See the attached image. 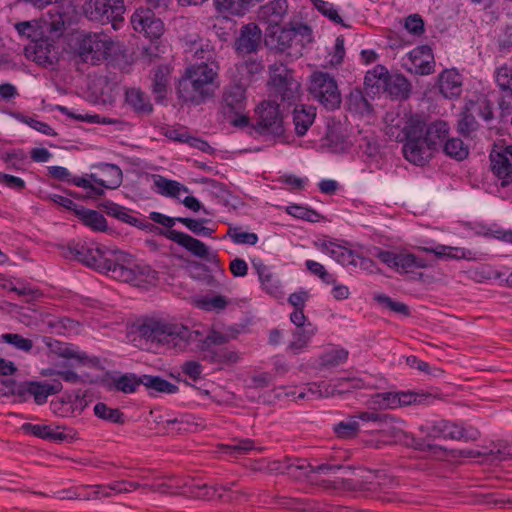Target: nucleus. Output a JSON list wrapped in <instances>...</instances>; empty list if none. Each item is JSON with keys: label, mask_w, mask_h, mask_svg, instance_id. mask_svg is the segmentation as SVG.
<instances>
[{"label": "nucleus", "mask_w": 512, "mask_h": 512, "mask_svg": "<svg viewBox=\"0 0 512 512\" xmlns=\"http://www.w3.org/2000/svg\"><path fill=\"white\" fill-rule=\"evenodd\" d=\"M409 60L411 61V67H408L410 72H414L417 75H429L434 72V57L432 49L427 46H419L409 52Z\"/></svg>", "instance_id": "obj_20"}, {"label": "nucleus", "mask_w": 512, "mask_h": 512, "mask_svg": "<svg viewBox=\"0 0 512 512\" xmlns=\"http://www.w3.org/2000/svg\"><path fill=\"white\" fill-rule=\"evenodd\" d=\"M7 387H11V392L13 394H17L19 396H24L26 393L32 395L34 397V401L38 405H42L47 402V399L50 395H55L59 393L63 386L61 380L53 379L51 382H38V381H30L27 382L25 386L18 387L17 390H14L15 381L8 380L3 382Z\"/></svg>", "instance_id": "obj_16"}, {"label": "nucleus", "mask_w": 512, "mask_h": 512, "mask_svg": "<svg viewBox=\"0 0 512 512\" xmlns=\"http://www.w3.org/2000/svg\"><path fill=\"white\" fill-rule=\"evenodd\" d=\"M129 336L133 344L141 350L157 352L160 347V318L153 315L136 319Z\"/></svg>", "instance_id": "obj_10"}, {"label": "nucleus", "mask_w": 512, "mask_h": 512, "mask_svg": "<svg viewBox=\"0 0 512 512\" xmlns=\"http://www.w3.org/2000/svg\"><path fill=\"white\" fill-rule=\"evenodd\" d=\"M498 49L507 52L512 49V25H507L497 37Z\"/></svg>", "instance_id": "obj_64"}, {"label": "nucleus", "mask_w": 512, "mask_h": 512, "mask_svg": "<svg viewBox=\"0 0 512 512\" xmlns=\"http://www.w3.org/2000/svg\"><path fill=\"white\" fill-rule=\"evenodd\" d=\"M186 57L194 61L191 65L218 66L215 60V51L208 41H193L190 49L186 51Z\"/></svg>", "instance_id": "obj_25"}, {"label": "nucleus", "mask_w": 512, "mask_h": 512, "mask_svg": "<svg viewBox=\"0 0 512 512\" xmlns=\"http://www.w3.org/2000/svg\"><path fill=\"white\" fill-rule=\"evenodd\" d=\"M346 105L349 111L356 114H366L372 111V106L360 89L352 90L347 96Z\"/></svg>", "instance_id": "obj_37"}, {"label": "nucleus", "mask_w": 512, "mask_h": 512, "mask_svg": "<svg viewBox=\"0 0 512 512\" xmlns=\"http://www.w3.org/2000/svg\"><path fill=\"white\" fill-rule=\"evenodd\" d=\"M257 116L254 129L261 135L280 137L284 135L285 127L280 105L273 100L262 101L255 109Z\"/></svg>", "instance_id": "obj_11"}, {"label": "nucleus", "mask_w": 512, "mask_h": 512, "mask_svg": "<svg viewBox=\"0 0 512 512\" xmlns=\"http://www.w3.org/2000/svg\"><path fill=\"white\" fill-rule=\"evenodd\" d=\"M383 91H386L394 99L405 100L410 96L411 84L402 74H389L386 77Z\"/></svg>", "instance_id": "obj_27"}, {"label": "nucleus", "mask_w": 512, "mask_h": 512, "mask_svg": "<svg viewBox=\"0 0 512 512\" xmlns=\"http://www.w3.org/2000/svg\"><path fill=\"white\" fill-rule=\"evenodd\" d=\"M402 423V421L395 420L388 415V419L381 423L383 424V427L380 430V440L384 444L403 443L416 450L430 452L435 456L445 454L446 449L444 447L427 443L424 439L416 438L415 436L405 432L401 427Z\"/></svg>", "instance_id": "obj_6"}, {"label": "nucleus", "mask_w": 512, "mask_h": 512, "mask_svg": "<svg viewBox=\"0 0 512 512\" xmlns=\"http://www.w3.org/2000/svg\"><path fill=\"white\" fill-rule=\"evenodd\" d=\"M316 117V108L311 105H299L293 111V123L298 136L307 133Z\"/></svg>", "instance_id": "obj_29"}, {"label": "nucleus", "mask_w": 512, "mask_h": 512, "mask_svg": "<svg viewBox=\"0 0 512 512\" xmlns=\"http://www.w3.org/2000/svg\"><path fill=\"white\" fill-rule=\"evenodd\" d=\"M266 43L280 51L292 48L295 54H302L303 48L313 41L311 28L302 23L282 27L279 24H269L266 29Z\"/></svg>", "instance_id": "obj_5"}, {"label": "nucleus", "mask_w": 512, "mask_h": 512, "mask_svg": "<svg viewBox=\"0 0 512 512\" xmlns=\"http://www.w3.org/2000/svg\"><path fill=\"white\" fill-rule=\"evenodd\" d=\"M1 341L10 344L18 350L24 352H30L33 347L32 340L24 338L22 335L17 333H5L1 335Z\"/></svg>", "instance_id": "obj_52"}, {"label": "nucleus", "mask_w": 512, "mask_h": 512, "mask_svg": "<svg viewBox=\"0 0 512 512\" xmlns=\"http://www.w3.org/2000/svg\"><path fill=\"white\" fill-rule=\"evenodd\" d=\"M265 13L269 15L270 24H279L287 12L286 0H274L264 7Z\"/></svg>", "instance_id": "obj_49"}, {"label": "nucleus", "mask_w": 512, "mask_h": 512, "mask_svg": "<svg viewBox=\"0 0 512 512\" xmlns=\"http://www.w3.org/2000/svg\"><path fill=\"white\" fill-rule=\"evenodd\" d=\"M407 364L412 368H415L419 371L426 372L435 377L443 374V370H441L439 368H431L427 362L418 359L416 356H409L407 358Z\"/></svg>", "instance_id": "obj_61"}, {"label": "nucleus", "mask_w": 512, "mask_h": 512, "mask_svg": "<svg viewBox=\"0 0 512 512\" xmlns=\"http://www.w3.org/2000/svg\"><path fill=\"white\" fill-rule=\"evenodd\" d=\"M246 106V85L244 83H234L224 89L222 97L223 112L236 116L232 123L237 127H245L249 124V117L244 113Z\"/></svg>", "instance_id": "obj_13"}, {"label": "nucleus", "mask_w": 512, "mask_h": 512, "mask_svg": "<svg viewBox=\"0 0 512 512\" xmlns=\"http://www.w3.org/2000/svg\"><path fill=\"white\" fill-rule=\"evenodd\" d=\"M314 5L316 9L325 17H327L329 20L336 24H340L344 27H349L343 22V19L339 15L337 9L335 6L327 1L324 0H315Z\"/></svg>", "instance_id": "obj_51"}, {"label": "nucleus", "mask_w": 512, "mask_h": 512, "mask_svg": "<svg viewBox=\"0 0 512 512\" xmlns=\"http://www.w3.org/2000/svg\"><path fill=\"white\" fill-rule=\"evenodd\" d=\"M495 79L498 87L512 96V68L501 66L496 71Z\"/></svg>", "instance_id": "obj_55"}, {"label": "nucleus", "mask_w": 512, "mask_h": 512, "mask_svg": "<svg viewBox=\"0 0 512 512\" xmlns=\"http://www.w3.org/2000/svg\"><path fill=\"white\" fill-rule=\"evenodd\" d=\"M227 341V335L215 330L203 337L198 330H191L182 324L162 323V346L173 353L198 351L203 360L211 363H235L237 353L220 347Z\"/></svg>", "instance_id": "obj_2"}, {"label": "nucleus", "mask_w": 512, "mask_h": 512, "mask_svg": "<svg viewBox=\"0 0 512 512\" xmlns=\"http://www.w3.org/2000/svg\"><path fill=\"white\" fill-rule=\"evenodd\" d=\"M379 304L384 305L386 308L390 309L393 312L403 314L405 316L409 315V307L402 303L394 301L392 298L385 294H380L375 296L374 298Z\"/></svg>", "instance_id": "obj_57"}, {"label": "nucleus", "mask_w": 512, "mask_h": 512, "mask_svg": "<svg viewBox=\"0 0 512 512\" xmlns=\"http://www.w3.org/2000/svg\"><path fill=\"white\" fill-rule=\"evenodd\" d=\"M214 5L218 12L232 16H242L248 11L244 0H214Z\"/></svg>", "instance_id": "obj_41"}, {"label": "nucleus", "mask_w": 512, "mask_h": 512, "mask_svg": "<svg viewBox=\"0 0 512 512\" xmlns=\"http://www.w3.org/2000/svg\"><path fill=\"white\" fill-rule=\"evenodd\" d=\"M314 333L315 328L311 323H308L304 327L296 328L293 332V340L289 344V349L292 350L294 354H298L307 346Z\"/></svg>", "instance_id": "obj_38"}, {"label": "nucleus", "mask_w": 512, "mask_h": 512, "mask_svg": "<svg viewBox=\"0 0 512 512\" xmlns=\"http://www.w3.org/2000/svg\"><path fill=\"white\" fill-rule=\"evenodd\" d=\"M76 215L85 226L90 227L94 231L103 232L107 229V221L105 217L96 210L80 208L79 210H76Z\"/></svg>", "instance_id": "obj_35"}, {"label": "nucleus", "mask_w": 512, "mask_h": 512, "mask_svg": "<svg viewBox=\"0 0 512 512\" xmlns=\"http://www.w3.org/2000/svg\"><path fill=\"white\" fill-rule=\"evenodd\" d=\"M350 466H344L341 464H330V463H322L319 465H312L309 463V467L306 469H302L301 475L308 477L312 473L318 474H330L335 473L339 470H351Z\"/></svg>", "instance_id": "obj_53"}, {"label": "nucleus", "mask_w": 512, "mask_h": 512, "mask_svg": "<svg viewBox=\"0 0 512 512\" xmlns=\"http://www.w3.org/2000/svg\"><path fill=\"white\" fill-rule=\"evenodd\" d=\"M21 429L26 434H31L44 440L63 442L68 439L67 434L62 431L54 430L50 425L24 423Z\"/></svg>", "instance_id": "obj_33"}, {"label": "nucleus", "mask_w": 512, "mask_h": 512, "mask_svg": "<svg viewBox=\"0 0 512 512\" xmlns=\"http://www.w3.org/2000/svg\"><path fill=\"white\" fill-rule=\"evenodd\" d=\"M72 184L86 190L83 198L99 199L105 193L103 186L96 184L91 180L90 177L87 176V174L84 177H76L74 180H72Z\"/></svg>", "instance_id": "obj_42"}, {"label": "nucleus", "mask_w": 512, "mask_h": 512, "mask_svg": "<svg viewBox=\"0 0 512 512\" xmlns=\"http://www.w3.org/2000/svg\"><path fill=\"white\" fill-rule=\"evenodd\" d=\"M131 24L135 31L143 33L155 45V49H158L160 22L151 8H138L131 16Z\"/></svg>", "instance_id": "obj_17"}, {"label": "nucleus", "mask_w": 512, "mask_h": 512, "mask_svg": "<svg viewBox=\"0 0 512 512\" xmlns=\"http://www.w3.org/2000/svg\"><path fill=\"white\" fill-rule=\"evenodd\" d=\"M181 192H188V188L178 181L162 177V195L179 199Z\"/></svg>", "instance_id": "obj_58"}, {"label": "nucleus", "mask_w": 512, "mask_h": 512, "mask_svg": "<svg viewBox=\"0 0 512 512\" xmlns=\"http://www.w3.org/2000/svg\"><path fill=\"white\" fill-rule=\"evenodd\" d=\"M217 488L208 486L206 484L197 485L191 488L190 494L192 497L202 500H210L215 497Z\"/></svg>", "instance_id": "obj_63"}, {"label": "nucleus", "mask_w": 512, "mask_h": 512, "mask_svg": "<svg viewBox=\"0 0 512 512\" xmlns=\"http://www.w3.org/2000/svg\"><path fill=\"white\" fill-rule=\"evenodd\" d=\"M420 250L433 253L437 258L463 259L466 258V250L439 244L434 248L420 247Z\"/></svg>", "instance_id": "obj_43"}, {"label": "nucleus", "mask_w": 512, "mask_h": 512, "mask_svg": "<svg viewBox=\"0 0 512 512\" xmlns=\"http://www.w3.org/2000/svg\"><path fill=\"white\" fill-rule=\"evenodd\" d=\"M448 134L449 126L445 121L437 120L429 124L425 122L423 137L435 151L446 141Z\"/></svg>", "instance_id": "obj_28"}, {"label": "nucleus", "mask_w": 512, "mask_h": 512, "mask_svg": "<svg viewBox=\"0 0 512 512\" xmlns=\"http://www.w3.org/2000/svg\"><path fill=\"white\" fill-rule=\"evenodd\" d=\"M263 64L256 59H248L237 65L240 83L247 85L253 78L263 71Z\"/></svg>", "instance_id": "obj_40"}, {"label": "nucleus", "mask_w": 512, "mask_h": 512, "mask_svg": "<svg viewBox=\"0 0 512 512\" xmlns=\"http://www.w3.org/2000/svg\"><path fill=\"white\" fill-rule=\"evenodd\" d=\"M348 359V351L343 348H331L320 356V363L325 367L338 366Z\"/></svg>", "instance_id": "obj_47"}, {"label": "nucleus", "mask_w": 512, "mask_h": 512, "mask_svg": "<svg viewBox=\"0 0 512 512\" xmlns=\"http://www.w3.org/2000/svg\"><path fill=\"white\" fill-rule=\"evenodd\" d=\"M95 415L105 421L117 424L125 422L124 414L117 408H111L103 402H98L94 406Z\"/></svg>", "instance_id": "obj_45"}, {"label": "nucleus", "mask_w": 512, "mask_h": 512, "mask_svg": "<svg viewBox=\"0 0 512 512\" xmlns=\"http://www.w3.org/2000/svg\"><path fill=\"white\" fill-rule=\"evenodd\" d=\"M425 120L420 115H412L407 121L403 132L405 142L403 154L407 161L418 166L425 165L435 151L423 137Z\"/></svg>", "instance_id": "obj_4"}, {"label": "nucleus", "mask_w": 512, "mask_h": 512, "mask_svg": "<svg viewBox=\"0 0 512 512\" xmlns=\"http://www.w3.org/2000/svg\"><path fill=\"white\" fill-rule=\"evenodd\" d=\"M373 402L382 408H396L402 405H409L416 401V395L412 393H377L373 396Z\"/></svg>", "instance_id": "obj_30"}, {"label": "nucleus", "mask_w": 512, "mask_h": 512, "mask_svg": "<svg viewBox=\"0 0 512 512\" xmlns=\"http://www.w3.org/2000/svg\"><path fill=\"white\" fill-rule=\"evenodd\" d=\"M186 493L187 491L183 490V483L180 479L162 475V494L178 495Z\"/></svg>", "instance_id": "obj_59"}, {"label": "nucleus", "mask_w": 512, "mask_h": 512, "mask_svg": "<svg viewBox=\"0 0 512 512\" xmlns=\"http://www.w3.org/2000/svg\"><path fill=\"white\" fill-rule=\"evenodd\" d=\"M405 28L409 33L420 36L424 33V21L418 14L409 15L405 20Z\"/></svg>", "instance_id": "obj_62"}, {"label": "nucleus", "mask_w": 512, "mask_h": 512, "mask_svg": "<svg viewBox=\"0 0 512 512\" xmlns=\"http://www.w3.org/2000/svg\"><path fill=\"white\" fill-rule=\"evenodd\" d=\"M126 102L138 113H150L152 111V104L148 97L139 89L127 90Z\"/></svg>", "instance_id": "obj_39"}, {"label": "nucleus", "mask_w": 512, "mask_h": 512, "mask_svg": "<svg viewBox=\"0 0 512 512\" xmlns=\"http://www.w3.org/2000/svg\"><path fill=\"white\" fill-rule=\"evenodd\" d=\"M334 432L338 438L350 439L355 437L359 432V422L357 417L351 416L345 421H341L334 426Z\"/></svg>", "instance_id": "obj_46"}, {"label": "nucleus", "mask_w": 512, "mask_h": 512, "mask_svg": "<svg viewBox=\"0 0 512 512\" xmlns=\"http://www.w3.org/2000/svg\"><path fill=\"white\" fill-rule=\"evenodd\" d=\"M84 15L91 21L101 24H112L119 29V23L124 21L125 5L123 0H87L83 5Z\"/></svg>", "instance_id": "obj_8"}, {"label": "nucleus", "mask_w": 512, "mask_h": 512, "mask_svg": "<svg viewBox=\"0 0 512 512\" xmlns=\"http://www.w3.org/2000/svg\"><path fill=\"white\" fill-rule=\"evenodd\" d=\"M42 341L48 350L58 357L76 359L78 362L83 364L95 365L98 363L97 358H89L86 353L76 351L71 345L58 341L52 337L45 336L42 338Z\"/></svg>", "instance_id": "obj_19"}, {"label": "nucleus", "mask_w": 512, "mask_h": 512, "mask_svg": "<svg viewBox=\"0 0 512 512\" xmlns=\"http://www.w3.org/2000/svg\"><path fill=\"white\" fill-rule=\"evenodd\" d=\"M43 21L46 29L55 37H59L66 29L67 15L59 6H53L45 14Z\"/></svg>", "instance_id": "obj_34"}, {"label": "nucleus", "mask_w": 512, "mask_h": 512, "mask_svg": "<svg viewBox=\"0 0 512 512\" xmlns=\"http://www.w3.org/2000/svg\"><path fill=\"white\" fill-rule=\"evenodd\" d=\"M475 113L469 110V104L465 107V110L461 113V117L458 121V130L463 135H469L475 131L478 127V123L475 119Z\"/></svg>", "instance_id": "obj_50"}, {"label": "nucleus", "mask_w": 512, "mask_h": 512, "mask_svg": "<svg viewBox=\"0 0 512 512\" xmlns=\"http://www.w3.org/2000/svg\"><path fill=\"white\" fill-rule=\"evenodd\" d=\"M443 151L447 156L457 161L464 160L469 154L468 147L459 138L446 139Z\"/></svg>", "instance_id": "obj_44"}, {"label": "nucleus", "mask_w": 512, "mask_h": 512, "mask_svg": "<svg viewBox=\"0 0 512 512\" xmlns=\"http://www.w3.org/2000/svg\"><path fill=\"white\" fill-rule=\"evenodd\" d=\"M287 212H288V214H290L296 218L307 220L310 222H316V221H318V218L320 217V215L316 211L309 209L307 207L297 205V204L288 206Z\"/></svg>", "instance_id": "obj_56"}, {"label": "nucleus", "mask_w": 512, "mask_h": 512, "mask_svg": "<svg viewBox=\"0 0 512 512\" xmlns=\"http://www.w3.org/2000/svg\"><path fill=\"white\" fill-rule=\"evenodd\" d=\"M114 42L105 33H89L79 42V54L86 61L93 64L111 56Z\"/></svg>", "instance_id": "obj_14"}, {"label": "nucleus", "mask_w": 512, "mask_h": 512, "mask_svg": "<svg viewBox=\"0 0 512 512\" xmlns=\"http://www.w3.org/2000/svg\"><path fill=\"white\" fill-rule=\"evenodd\" d=\"M389 76L388 69L383 65H376L372 70L367 71L364 84L366 88L375 89L374 93L380 92L383 90L386 77Z\"/></svg>", "instance_id": "obj_36"}, {"label": "nucleus", "mask_w": 512, "mask_h": 512, "mask_svg": "<svg viewBox=\"0 0 512 512\" xmlns=\"http://www.w3.org/2000/svg\"><path fill=\"white\" fill-rule=\"evenodd\" d=\"M51 48L53 46L48 40H35L33 43L25 48L26 55L37 64L46 66L53 63L51 56Z\"/></svg>", "instance_id": "obj_32"}, {"label": "nucleus", "mask_w": 512, "mask_h": 512, "mask_svg": "<svg viewBox=\"0 0 512 512\" xmlns=\"http://www.w3.org/2000/svg\"><path fill=\"white\" fill-rule=\"evenodd\" d=\"M218 66L189 65L178 81L177 95L184 104L200 105L213 96Z\"/></svg>", "instance_id": "obj_3"}, {"label": "nucleus", "mask_w": 512, "mask_h": 512, "mask_svg": "<svg viewBox=\"0 0 512 512\" xmlns=\"http://www.w3.org/2000/svg\"><path fill=\"white\" fill-rule=\"evenodd\" d=\"M180 218L181 217H169L162 214V226L168 229L166 233L163 234L168 239L184 247L194 256L206 259L211 263L219 265L220 259L218 258L217 254L215 252H210L208 246L204 242L190 236L187 233L171 229Z\"/></svg>", "instance_id": "obj_9"}, {"label": "nucleus", "mask_w": 512, "mask_h": 512, "mask_svg": "<svg viewBox=\"0 0 512 512\" xmlns=\"http://www.w3.org/2000/svg\"><path fill=\"white\" fill-rule=\"evenodd\" d=\"M261 38V29L255 23H248L240 30V35L235 42L236 50L240 53L255 52L260 45Z\"/></svg>", "instance_id": "obj_23"}, {"label": "nucleus", "mask_w": 512, "mask_h": 512, "mask_svg": "<svg viewBox=\"0 0 512 512\" xmlns=\"http://www.w3.org/2000/svg\"><path fill=\"white\" fill-rule=\"evenodd\" d=\"M64 255L100 272H105L116 280L132 283L138 287L155 284L157 281V271L148 265L136 263L130 254L121 250H110L93 243L71 241Z\"/></svg>", "instance_id": "obj_1"}, {"label": "nucleus", "mask_w": 512, "mask_h": 512, "mask_svg": "<svg viewBox=\"0 0 512 512\" xmlns=\"http://www.w3.org/2000/svg\"><path fill=\"white\" fill-rule=\"evenodd\" d=\"M479 436V431L473 427H463L448 420H440V439L467 442L477 440Z\"/></svg>", "instance_id": "obj_22"}, {"label": "nucleus", "mask_w": 512, "mask_h": 512, "mask_svg": "<svg viewBox=\"0 0 512 512\" xmlns=\"http://www.w3.org/2000/svg\"><path fill=\"white\" fill-rule=\"evenodd\" d=\"M308 91L327 110L340 107L341 93L334 77L327 72L315 71L310 75Z\"/></svg>", "instance_id": "obj_7"}, {"label": "nucleus", "mask_w": 512, "mask_h": 512, "mask_svg": "<svg viewBox=\"0 0 512 512\" xmlns=\"http://www.w3.org/2000/svg\"><path fill=\"white\" fill-rule=\"evenodd\" d=\"M490 164L502 187L512 183V145L495 146L490 153Z\"/></svg>", "instance_id": "obj_18"}, {"label": "nucleus", "mask_w": 512, "mask_h": 512, "mask_svg": "<svg viewBox=\"0 0 512 512\" xmlns=\"http://www.w3.org/2000/svg\"><path fill=\"white\" fill-rule=\"evenodd\" d=\"M309 467V462L306 459L285 457L279 460L269 461L266 469L270 473L275 474H289L294 477H302V469Z\"/></svg>", "instance_id": "obj_24"}, {"label": "nucleus", "mask_w": 512, "mask_h": 512, "mask_svg": "<svg viewBox=\"0 0 512 512\" xmlns=\"http://www.w3.org/2000/svg\"><path fill=\"white\" fill-rule=\"evenodd\" d=\"M270 85L281 101L292 104L299 96L300 84L294 79L292 70L283 63H275L269 67Z\"/></svg>", "instance_id": "obj_12"}, {"label": "nucleus", "mask_w": 512, "mask_h": 512, "mask_svg": "<svg viewBox=\"0 0 512 512\" xmlns=\"http://www.w3.org/2000/svg\"><path fill=\"white\" fill-rule=\"evenodd\" d=\"M469 110L475 113L476 116L482 118L485 121L493 119L492 104L489 100L483 98L476 102H469Z\"/></svg>", "instance_id": "obj_54"}, {"label": "nucleus", "mask_w": 512, "mask_h": 512, "mask_svg": "<svg viewBox=\"0 0 512 512\" xmlns=\"http://www.w3.org/2000/svg\"><path fill=\"white\" fill-rule=\"evenodd\" d=\"M461 76L454 70H445L439 77V90L445 97L452 99L461 94Z\"/></svg>", "instance_id": "obj_31"}, {"label": "nucleus", "mask_w": 512, "mask_h": 512, "mask_svg": "<svg viewBox=\"0 0 512 512\" xmlns=\"http://www.w3.org/2000/svg\"><path fill=\"white\" fill-rule=\"evenodd\" d=\"M96 184L103 186L104 189H116L122 183V171L114 164H101L95 172L87 174Z\"/></svg>", "instance_id": "obj_21"}, {"label": "nucleus", "mask_w": 512, "mask_h": 512, "mask_svg": "<svg viewBox=\"0 0 512 512\" xmlns=\"http://www.w3.org/2000/svg\"><path fill=\"white\" fill-rule=\"evenodd\" d=\"M375 257L389 268L399 273H411L415 269L427 268L430 263L423 257L410 252L396 253L390 250L376 249Z\"/></svg>", "instance_id": "obj_15"}, {"label": "nucleus", "mask_w": 512, "mask_h": 512, "mask_svg": "<svg viewBox=\"0 0 512 512\" xmlns=\"http://www.w3.org/2000/svg\"><path fill=\"white\" fill-rule=\"evenodd\" d=\"M226 236H228L233 243L238 245H256L259 239L256 233L244 232L237 226H229Z\"/></svg>", "instance_id": "obj_48"}, {"label": "nucleus", "mask_w": 512, "mask_h": 512, "mask_svg": "<svg viewBox=\"0 0 512 512\" xmlns=\"http://www.w3.org/2000/svg\"><path fill=\"white\" fill-rule=\"evenodd\" d=\"M254 268L257 271L262 288L271 296L280 298L283 296L282 285L278 276L271 271L269 267L262 262H254Z\"/></svg>", "instance_id": "obj_26"}, {"label": "nucleus", "mask_w": 512, "mask_h": 512, "mask_svg": "<svg viewBox=\"0 0 512 512\" xmlns=\"http://www.w3.org/2000/svg\"><path fill=\"white\" fill-rule=\"evenodd\" d=\"M419 430L424 436L419 438L424 439L427 443H430V440L440 439V420L426 422L419 427Z\"/></svg>", "instance_id": "obj_60"}]
</instances>
